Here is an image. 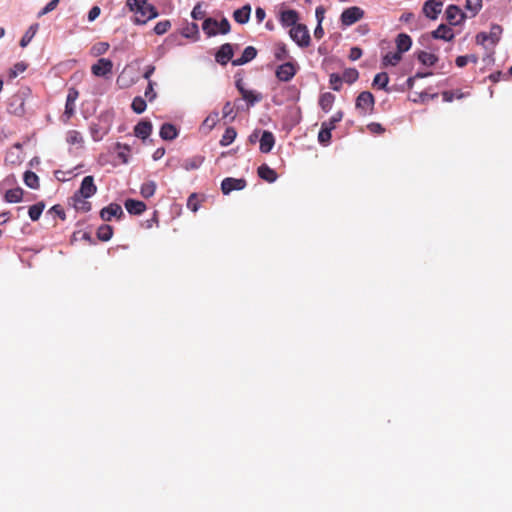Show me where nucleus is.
I'll return each instance as SVG.
<instances>
[{"label": "nucleus", "instance_id": "f257e3e1", "mask_svg": "<svg viewBox=\"0 0 512 512\" xmlns=\"http://www.w3.org/2000/svg\"><path fill=\"white\" fill-rule=\"evenodd\" d=\"M126 6L134 13L132 21L136 25H144L159 15L156 7L148 0H126Z\"/></svg>", "mask_w": 512, "mask_h": 512}, {"label": "nucleus", "instance_id": "f03ea898", "mask_svg": "<svg viewBox=\"0 0 512 512\" xmlns=\"http://www.w3.org/2000/svg\"><path fill=\"white\" fill-rule=\"evenodd\" d=\"M375 105V98L373 94L369 91L361 92L355 102L356 109L360 110L362 115L370 114Z\"/></svg>", "mask_w": 512, "mask_h": 512}, {"label": "nucleus", "instance_id": "7ed1b4c3", "mask_svg": "<svg viewBox=\"0 0 512 512\" xmlns=\"http://www.w3.org/2000/svg\"><path fill=\"white\" fill-rule=\"evenodd\" d=\"M289 34L293 41H295L300 47L309 46L311 38L305 25L297 24L290 29Z\"/></svg>", "mask_w": 512, "mask_h": 512}, {"label": "nucleus", "instance_id": "20e7f679", "mask_svg": "<svg viewBox=\"0 0 512 512\" xmlns=\"http://www.w3.org/2000/svg\"><path fill=\"white\" fill-rule=\"evenodd\" d=\"M298 68L295 62H285L277 67L275 76L279 81L288 82L296 75Z\"/></svg>", "mask_w": 512, "mask_h": 512}, {"label": "nucleus", "instance_id": "39448f33", "mask_svg": "<svg viewBox=\"0 0 512 512\" xmlns=\"http://www.w3.org/2000/svg\"><path fill=\"white\" fill-rule=\"evenodd\" d=\"M364 16V11L358 6H352L345 9L341 16L340 20L343 26H351L357 21L361 20Z\"/></svg>", "mask_w": 512, "mask_h": 512}, {"label": "nucleus", "instance_id": "423d86ee", "mask_svg": "<svg viewBox=\"0 0 512 512\" xmlns=\"http://www.w3.org/2000/svg\"><path fill=\"white\" fill-rule=\"evenodd\" d=\"M113 62L107 58H100L91 66V72L97 77H108L112 74Z\"/></svg>", "mask_w": 512, "mask_h": 512}, {"label": "nucleus", "instance_id": "0eeeda50", "mask_svg": "<svg viewBox=\"0 0 512 512\" xmlns=\"http://www.w3.org/2000/svg\"><path fill=\"white\" fill-rule=\"evenodd\" d=\"M246 187V180L243 178L227 177L221 182V190L224 195L230 194L234 190H242Z\"/></svg>", "mask_w": 512, "mask_h": 512}, {"label": "nucleus", "instance_id": "6e6552de", "mask_svg": "<svg viewBox=\"0 0 512 512\" xmlns=\"http://www.w3.org/2000/svg\"><path fill=\"white\" fill-rule=\"evenodd\" d=\"M97 192V186L94 183L93 176H85L81 182L80 188L75 192L79 196L90 198Z\"/></svg>", "mask_w": 512, "mask_h": 512}, {"label": "nucleus", "instance_id": "1a4fd4ad", "mask_svg": "<svg viewBox=\"0 0 512 512\" xmlns=\"http://www.w3.org/2000/svg\"><path fill=\"white\" fill-rule=\"evenodd\" d=\"M124 215L122 207L117 203H111L100 211V217L103 221H111L113 217L121 218Z\"/></svg>", "mask_w": 512, "mask_h": 512}, {"label": "nucleus", "instance_id": "9d476101", "mask_svg": "<svg viewBox=\"0 0 512 512\" xmlns=\"http://www.w3.org/2000/svg\"><path fill=\"white\" fill-rule=\"evenodd\" d=\"M443 3L436 0H428L424 3L423 13L429 19L435 20L442 11Z\"/></svg>", "mask_w": 512, "mask_h": 512}, {"label": "nucleus", "instance_id": "9b49d317", "mask_svg": "<svg viewBox=\"0 0 512 512\" xmlns=\"http://www.w3.org/2000/svg\"><path fill=\"white\" fill-rule=\"evenodd\" d=\"M233 55V46L230 43H225L219 48L215 59L220 65H226L229 61H232Z\"/></svg>", "mask_w": 512, "mask_h": 512}, {"label": "nucleus", "instance_id": "f8f14e48", "mask_svg": "<svg viewBox=\"0 0 512 512\" xmlns=\"http://www.w3.org/2000/svg\"><path fill=\"white\" fill-rule=\"evenodd\" d=\"M465 16L455 5H449L446 9V19L451 25H459L463 20Z\"/></svg>", "mask_w": 512, "mask_h": 512}, {"label": "nucleus", "instance_id": "ddd939ff", "mask_svg": "<svg viewBox=\"0 0 512 512\" xmlns=\"http://www.w3.org/2000/svg\"><path fill=\"white\" fill-rule=\"evenodd\" d=\"M256 56H257L256 48L253 47V46H247L244 49V51H243V53H242L240 58L232 60V65L233 66L244 65V64L252 61Z\"/></svg>", "mask_w": 512, "mask_h": 512}, {"label": "nucleus", "instance_id": "4468645a", "mask_svg": "<svg viewBox=\"0 0 512 512\" xmlns=\"http://www.w3.org/2000/svg\"><path fill=\"white\" fill-rule=\"evenodd\" d=\"M298 19H299V17H298L297 11L292 10V9L284 10L280 14V22L284 27L291 26V28H292V27L296 26L298 24L297 23Z\"/></svg>", "mask_w": 512, "mask_h": 512}, {"label": "nucleus", "instance_id": "2eb2a0df", "mask_svg": "<svg viewBox=\"0 0 512 512\" xmlns=\"http://www.w3.org/2000/svg\"><path fill=\"white\" fill-rule=\"evenodd\" d=\"M152 132V123L147 120L140 121L135 127H134V134L136 137L145 140L150 136Z\"/></svg>", "mask_w": 512, "mask_h": 512}, {"label": "nucleus", "instance_id": "dca6fc26", "mask_svg": "<svg viewBox=\"0 0 512 512\" xmlns=\"http://www.w3.org/2000/svg\"><path fill=\"white\" fill-rule=\"evenodd\" d=\"M275 144V137L270 131H263L260 138V151L262 153H269Z\"/></svg>", "mask_w": 512, "mask_h": 512}, {"label": "nucleus", "instance_id": "f3484780", "mask_svg": "<svg viewBox=\"0 0 512 512\" xmlns=\"http://www.w3.org/2000/svg\"><path fill=\"white\" fill-rule=\"evenodd\" d=\"M432 37L434 39H442L445 41H451L454 38V32L449 26H447L445 24H441L438 26V28L436 30H434L432 32Z\"/></svg>", "mask_w": 512, "mask_h": 512}, {"label": "nucleus", "instance_id": "a211bd4d", "mask_svg": "<svg viewBox=\"0 0 512 512\" xmlns=\"http://www.w3.org/2000/svg\"><path fill=\"white\" fill-rule=\"evenodd\" d=\"M87 199V197H82L74 193L71 197L72 205L77 211L83 213L89 212L91 210V203Z\"/></svg>", "mask_w": 512, "mask_h": 512}, {"label": "nucleus", "instance_id": "6ab92c4d", "mask_svg": "<svg viewBox=\"0 0 512 512\" xmlns=\"http://www.w3.org/2000/svg\"><path fill=\"white\" fill-rule=\"evenodd\" d=\"M126 210L133 215H140L146 209V204L139 200L127 199L124 203Z\"/></svg>", "mask_w": 512, "mask_h": 512}, {"label": "nucleus", "instance_id": "aec40b11", "mask_svg": "<svg viewBox=\"0 0 512 512\" xmlns=\"http://www.w3.org/2000/svg\"><path fill=\"white\" fill-rule=\"evenodd\" d=\"M251 6L244 5L243 7L237 9L233 13L234 20L239 24H245L250 19Z\"/></svg>", "mask_w": 512, "mask_h": 512}, {"label": "nucleus", "instance_id": "412c9836", "mask_svg": "<svg viewBox=\"0 0 512 512\" xmlns=\"http://www.w3.org/2000/svg\"><path fill=\"white\" fill-rule=\"evenodd\" d=\"M257 172L261 179L269 183H273L277 179V173L266 164L259 166Z\"/></svg>", "mask_w": 512, "mask_h": 512}, {"label": "nucleus", "instance_id": "4be33fe9", "mask_svg": "<svg viewBox=\"0 0 512 512\" xmlns=\"http://www.w3.org/2000/svg\"><path fill=\"white\" fill-rule=\"evenodd\" d=\"M160 137L163 140H173L178 136V131L173 124L164 123L160 128Z\"/></svg>", "mask_w": 512, "mask_h": 512}, {"label": "nucleus", "instance_id": "5701e85b", "mask_svg": "<svg viewBox=\"0 0 512 512\" xmlns=\"http://www.w3.org/2000/svg\"><path fill=\"white\" fill-rule=\"evenodd\" d=\"M412 40L409 35L401 33L396 38L397 51L404 53L411 48Z\"/></svg>", "mask_w": 512, "mask_h": 512}, {"label": "nucleus", "instance_id": "b1692460", "mask_svg": "<svg viewBox=\"0 0 512 512\" xmlns=\"http://www.w3.org/2000/svg\"><path fill=\"white\" fill-rule=\"evenodd\" d=\"M334 101H335V96L330 92H326V93L321 94V96L319 98V106L321 107V109L324 112L327 113L331 110Z\"/></svg>", "mask_w": 512, "mask_h": 512}, {"label": "nucleus", "instance_id": "393cba45", "mask_svg": "<svg viewBox=\"0 0 512 512\" xmlns=\"http://www.w3.org/2000/svg\"><path fill=\"white\" fill-rule=\"evenodd\" d=\"M202 29L207 34V36H215L218 34V21L213 18H207L202 24Z\"/></svg>", "mask_w": 512, "mask_h": 512}, {"label": "nucleus", "instance_id": "a878e982", "mask_svg": "<svg viewBox=\"0 0 512 512\" xmlns=\"http://www.w3.org/2000/svg\"><path fill=\"white\" fill-rule=\"evenodd\" d=\"M243 100H245L248 104V106H254L256 103L260 102L262 100L261 93H258L253 90H245L242 91L241 94Z\"/></svg>", "mask_w": 512, "mask_h": 512}, {"label": "nucleus", "instance_id": "bb28decb", "mask_svg": "<svg viewBox=\"0 0 512 512\" xmlns=\"http://www.w3.org/2000/svg\"><path fill=\"white\" fill-rule=\"evenodd\" d=\"M4 198L8 203H18L23 198V190L19 187L9 189L6 191Z\"/></svg>", "mask_w": 512, "mask_h": 512}, {"label": "nucleus", "instance_id": "cd10ccee", "mask_svg": "<svg viewBox=\"0 0 512 512\" xmlns=\"http://www.w3.org/2000/svg\"><path fill=\"white\" fill-rule=\"evenodd\" d=\"M17 104L18 106L15 107L12 112L17 116H23L26 112L25 110V101L22 96L15 95L12 97V102L10 103V108H13L14 105Z\"/></svg>", "mask_w": 512, "mask_h": 512}, {"label": "nucleus", "instance_id": "c85d7f7f", "mask_svg": "<svg viewBox=\"0 0 512 512\" xmlns=\"http://www.w3.org/2000/svg\"><path fill=\"white\" fill-rule=\"evenodd\" d=\"M388 82H389L388 74L386 72H381V73H378L375 75L372 85H373V87H375L377 89L388 91V89H387Z\"/></svg>", "mask_w": 512, "mask_h": 512}, {"label": "nucleus", "instance_id": "c756f323", "mask_svg": "<svg viewBox=\"0 0 512 512\" xmlns=\"http://www.w3.org/2000/svg\"><path fill=\"white\" fill-rule=\"evenodd\" d=\"M113 236V228L108 224H103L97 229V238L100 241L107 242Z\"/></svg>", "mask_w": 512, "mask_h": 512}, {"label": "nucleus", "instance_id": "7c9ffc66", "mask_svg": "<svg viewBox=\"0 0 512 512\" xmlns=\"http://www.w3.org/2000/svg\"><path fill=\"white\" fill-rule=\"evenodd\" d=\"M38 28H39V25L36 23V24L31 25L27 29V31L25 32V34L22 36V38L20 40L21 47H26L31 42L33 37L36 35Z\"/></svg>", "mask_w": 512, "mask_h": 512}, {"label": "nucleus", "instance_id": "2f4dec72", "mask_svg": "<svg viewBox=\"0 0 512 512\" xmlns=\"http://www.w3.org/2000/svg\"><path fill=\"white\" fill-rule=\"evenodd\" d=\"M236 136H237V132L233 127L226 128V130L220 140V145L222 147H226V146L230 145L235 140Z\"/></svg>", "mask_w": 512, "mask_h": 512}, {"label": "nucleus", "instance_id": "473e14b6", "mask_svg": "<svg viewBox=\"0 0 512 512\" xmlns=\"http://www.w3.org/2000/svg\"><path fill=\"white\" fill-rule=\"evenodd\" d=\"M23 180L29 188L37 189L39 187V177L32 171H26Z\"/></svg>", "mask_w": 512, "mask_h": 512}, {"label": "nucleus", "instance_id": "72a5a7b5", "mask_svg": "<svg viewBox=\"0 0 512 512\" xmlns=\"http://www.w3.org/2000/svg\"><path fill=\"white\" fill-rule=\"evenodd\" d=\"M45 208L44 202H38L29 207L28 214L32 221H37Z\"/></svg>", "mask_w": 512, "mask_h": 512}, {"label": "nucleus", "instance_id": "f704fd0d", "mask_svg": "<svg viewBox=\"0 0 512 512\" xmlns=\"http://www.w3.org/2000/svg\"><path fill=\"white\" fill-rule=\"evenodd\" d=\"M274 56L278 61H284L290 58L289 52L284 43H277L275 45Z\"/></svg>", "mask_w": 512, "mask_h": 512}, {"label": "nucleus", "instance_id": "c9c22d12", "mask_svg": "<svg viewBox=\"0 0 512 512\" xmlns=\"http://www.w3.org/2000/svg\"><path fill=\"white\" fill-rule=\"evenodd\" d=\"M402 53L397 52H389L383 57V65H391L396 66L402 59Z\"/></svg>", "mask_w": 512, "mask_h": 512}, {"label": "nucleus", "instance_id": "e433bc0d", "mask_svg": "<svg viewBox=\"0 0 512 512\" xmlns=\"http://www.w3.org/2000/svg\"><path fill=\"white\" fill-rule=\"evenodd\" d=\"M156 183L154 181H147L142 184L140 193L144 198H150L155 194Z\"/></svg>", "mask_w": 512, "mask_h": 512}, {"label": "nucleus", "instance_id": "4c0bfd02", "mask_svg": "<svg viewBox=\"0 0 512 512\" xmlns=\"http://www.w3.org/2000/svg\"><path fill=\"white\" fill-rule=\"evenodd\" d=\"M66 141L70 145H81L83 143V137L77 130H69L66 134Z\"/></svg>", "mask_w": 512, "mask_h": 512}, {"label": "nucleus", "instance_id": "58836bf2", "mask_svg": "<svg viewBox=\"0 0 512 512\" xmlns=\"http://www.w3.org/2000/svg\"><path fill=\"white\" fill-rule=\"evenodd\" d=\"M418 60L423 64V65H427V66H433L438 58L437 56H435L434 54L432 53H428L426 51H421L419 54H418Z\"/></svg>", "mask_w": 512, "mask_h": 512}, {"label": "nucleus", "instance_id": "ea45409f", "mask_svg": "<svg viewBox=\"0 0 512 512\" xmlns=\"http://www.w3.org/2000/svg\"><path fill=\"white\" fill-rule=\"evenodd\" d=\"M331 129L327 128L326 126H323V124H321V129L319 131V134H318V141L320 144L326 146L330 143V140H331Z\"/></svg>", "mask_w": 512, "mask_h": 512}, {"label": "nucleus", "instance_id": "a19ab883", "mask_svg": "<svg viewBox=\"0 0 512 512\" xmlns=\"http://www.w3.org/2000/svg\"><path fill=\"white\" fill-rule=\"evenodd\" d=\"M219 121V113L214 111L210 113L203 121L202 126L212 130Z\"/></svg>", "mask_w": 512, "mask_h": 512}, {"label": "nucleus", "instance_id": "79ce46f5", "mask_svg": "<svg viewBox=\"0 0 512 512\" xmlns=\"http://www.w3.org/2000/svg\"><path fill=\"white\" fill-rule=\"evenodd\" d=\"M146 107V101L140 96L135 97L131 104L132 110L137 114L143 113L146 110Z\"/></svg>", "mask_w": 512, "mask_h": 512}, {"label": "nucleus", "instance_id": "37998d69", "mask_svg": "<svg viewBox=\"0 0 512 512\" xmlns=\"http://www.w3.org/2000/svg\"><path fill=\"white\" fill-rule=\"evenodd\" d=\"M502 27L498 24H494L491 26L490 28V32L488 33L489 35V38H490V43L492 45H495L499 40H500V36L502 34Z\"/></svg>", "mask_w": 512, "mask_h": 512}, {"label": "nucleus", "instance_id": "c03bdc74", "mask_svg": "<svg viewBox=\"0 0 512 512\" xmlns=\"http://www.w3.org/2000/svg\"><path fill=\"white\" fill-rule=\"evenodd\" d=\"M358 77H359V73L354 68L346 69L342 75L343 81H345L349 84L354 83L358 79Z\"/></svg>", "mask_w": 512, "mask_h": 512}, {"label": "nucleus", "instance_id": "a18cd8bd", "mask_svg": "<svg viewBox=\"0 0 512 512\" xmlns=\"http://www.w3.org/2000/svg\"><path fill=\"white\" fill-rule=\"evenodd\" d=\"M343 118V112H336L328 121L323 122V126L333 130L336 128L337 123H339Z\"/></svg>", "mask_w": 512, "mask_h": 512}, {"label": "nucleus", "instance_id": "49530a36", "mask_svg": "<svg viewBox=\"0 0 512 512\" xmlns=\"http://www.w3.org/2000/svg\"><path fill=\"white\" fill-rule=\"evenodd\" d=\"M171 28V22L169 20L159 21L154 26V32L157 35H163Z\"/></svg>", "mask_w": 512, "mask_h": 512}, {"label": "nucleus", "instance_id": "de8ad7c7", "mask_svg": "<svg viewBox=\"0 0 512 512\" xmlns=\"http://www.w3.org/2000/svg\"><path fill=\"white\" fill-rule=\"evenodd\" d=\"M329 82H330V86L333 90L340 91V89L342 87V83H343V78L339 74L333 73L330 75Z\"/></svg>", "mask_w": 512, "mask_h": 512}, {"label": "nucleus", "instance_id": "09e8293b", "mask_svg": "<svg viewBox=\"0 0 512 512\" xmlns=\"http://www.w3.org/2000/svg\"><path fill=\"white\" fill-rule=\"evenodd\" d=\"M75 113V102H68V100H66V104H65V111H64V114H63V121L65 123H67L69 121V119L74 115Z\"/></svg>", "mask_w": 512, "mask_h": 512}, {"label": "nucleus", "instance_id": "8fccbe9b", "mask_svg": "<svg viewBox=\"0 0 512 512\" xmlns=\"http://www.w3.org/2000/svg\"><path fill=\"white\" fill-rule=\"evenodd\" d=\"M222 114H223V118L230 117L231 120L235 119L234 107L231 104V102L228 101L224 104L223 109H222Z\"/></svg>", "mask_w": 512, "mask_h": 512}, {"label": "nucleus", "instance_id": "3c124183", "mask_svg": "<svg viewBox=\"0 0 512 512\" xmlns=\"http://www.w3.org/2000/svg\"><path fill=\"white\" fill-rule=\"evenodd\" d=\"M367 129L372 134L380 135L385 132V128L380 123H377V122H372V123L368 124Z\"/></svg>", "mask_w": 512, "mask_h": 512}, {"label": "nucleus", "instance_id": "603ef678", "mask_svg": "<svg viewBox=\"0 0 512 512\" xmlns=\"http://www.w3.org/2000/svg\"><path fill=\"white\" fill-rule=\"evenodd\" d=\"M60 0H51L39 13L38 17H42L43 15L48 14L49 12L53 11L57 5L59 4Z\"/></svg>", "mask_w": 512, "mask_h": 512}, {"label": "nucleus", "instance_id": "864d4df0", "mask_svg": "<svg viewBox=\"0 0 512 512\" xmlns=\"http://www.w3.org/2000/svg\"><path fill=\"white\" fill-rule=\"evenodd\" d=\"M49 214L59 217L61 220H65L66 214L60 205H54L48 211Z\"/></svg>", "mask_w": 512, "mask_h": 512}, {"label": "nucleus", "instance_id": "5fc2aeb1", "mask_svg": "<svg viewBox=\"0 0 512 512\" xmlns=\"http://www.w3.org/2000/svg\"><path fill=\"white\" fill-rule=\"evenodd\" d=\"M482 7V0H466V8L477 13Z\"/></svg>", "mask_w": 512, "mask_h": 512}, {"label": "nucleus", "instance_id": "6e6d98bb", "mask_svg": "<svg viewBox=\"0 0 512 512\" xmlns=\"http://www.w3.org/2000/svg\"><path fill=\"white\" fill-rule=\"evenodd\" d=\"M218 33L227 34L230 32V23L226 18H223L220 22H218Z\"/></svg>", "mask_w": 512, "mask_h": 512}, {"label": "nucleus", "instance_id": "4d7b16f0", "mask_svg": "<svg viewBox=\"0 0 512 512\" xmlns=\"http://www.w3.org/2000/svg\"><path fill=\"white\" fill-rule=\"evenodd\" d=\"M187 207L193 211L196 212L198 210V199L196 194H191L187 200Z\"/></svg>", "mask_w": 512, "mask_h": 512}, {"label": "nucleus", "instance_id": "13d9d810", "mask_svg": "<svg viewBox=\"0 0 512 512\" xmlns=\"http://www.w3.org/2000/svg\"><path fill=\"white\" fill-rule=\"evenodd\" d=\"M154 83L149 80L148 86L145 90V97L148 98L149 101H153L156 98V92L154 91Z\"/></svg>", "mask_w": 512, "mask_h": 512}, {"label": "nucleus", "instance_id": "bf43d9fd", "mask_svg": "<svg viewBox=\"0 0 512 512\" xmlns=\"http://www.w3.org/2000/svg\"><path fill=\"white\" fill-rule=\"evenodd\" d=\"M362 56V49L359 47H352L349 52V59L351 61H356L360 59Z\"/></svg>", "mask_w": 512, "mask_h": 512}, {"label": "nucleus", "instance_id": "052dcab7", "mask_svg": "<svg viewBox=\"0 0 512 512\" xmlns=\"http://www.w3.org/2000/svg\"><path fill=\"white\" fill-rule=\"evenodd\" d=\"M203 162V158H194L192 160L186 161L185 168L187 170L197 169L201 163Z\"/></svg>", "mask_w": 512, "mask_h": 512}, {"label": "nucleus", "instance_id": "680f3d73", "mask_svg": "<svg viewBox=\"0 0 512 512\" xmlns=\"http://www.w3.org/2000/svg\"><path fill=\"white\" fill-rule=\"evenodd\" d=\"M489 41L490 42V38H489V35L488 33L486 32H480L476 35V43L479 44V45H485L486 42Z\"/></svg>", "mask_w": 512, "mask_h": 512}, {"label": "nucleus", "instance_id": "e2e57ef3", "mask_svg": "<svg viewBox=\"0 0 512 512\" xmlns=\"http://www.w3.org/2000/svg\"><path fill=\"white\" fill-rule=\"evenodd\" d=\"M100 12V7L93 6L88 13V20L90 22L94 21L100 15Z\"/></svg>", "mask_w": 512, "mask_h": 512}, {"label": "nucleus", "instance_id": "0e129e2a", "mask_svg": "<svg viewBox=\"0 0 512 512\" xmlns=\"http://www.w3.org/2000/svg\"><path fill=\"white\" fill-rule=\"evenodd\" d=\"M78 97H79L78 90L75 88H70L68 91L66 100H68V102H76Z\"/></svg>", "mask_w": 512, "mask_h": 512}, {"label": "nucleus", "instance_id": "69168bd1", "mask_svg": "<svg viewBox=\"0 0 512 512\" xmlns=\"http://www.w3.org/2000/svg\"><path fill=\"white\" fill-rule=\"evenodd\" d=\"M94 49L96 50V54H104L109 49V44L106 42H100L98 43Z\"/></svg>", "mask_w": 512, "mask_h": 512}, {"label": "nucleus", "instance_id": "338daca9", "mask_svg": "<svg viewBox=\"0 0 512 512\" xmlns=\"http://www.w3.org/2000/svg\"><path fill=\"white\" fill-rule=\"evenodd\" d=\"M191 15L196 20L202 19L204 17V11L201 9L200 5H196L192 10Z\"/></svg>", "mask_w": 512, "mask_h": 512}, {"label": "nucleus", "instance_id": "774afa93", "mask_svg": "<svg viewBox=\"0 0 512 512\" xmlns=\"http://www.w3.org/2000/svg\"><path fill=\"white\" fill-rule=\"evenodd\" d=\"M26 70V65L24 63H17L14 65V70L11 72L12 77H16L18 73H22Z\"/></svg>", "mask_w": 512, "mask_h": 512}]
</instances>
